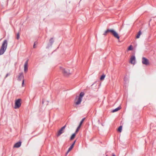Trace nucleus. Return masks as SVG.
Listing matches in <instances>:
<instances>
[{"label": "nucleus", "mask_w": 156, "mask_h": 156, "mask_svg": "<svg viewBox=\"0 0 156 156\" xmlns=\"http://www.w3.org/2000/svg\"><path fill=\"white\" fill-rule=\"evenodd\" d=\"M60 69L62 71L64 75L66 76H68L71 74L70 70L68 69H66L62 67H60Z\"/></svg>", "instance_id": "obj_2"}, {"label": "nucleus", "mask_w": 156, "mask_h": 156, "mask_svg": "<svg viewBox=\"0 0 156 156\" xmlns=\"http://www.w3.org/2000/svg\"><path fill=\"white\" fill-rule=\"evenodd\" d=\"M133 49V46L132 45H130L129 48H128L127 50H132Z\"/></svg>", "instance_id": "obj_20"}, {"label": "nucleus", "mask_w": 156, "mask_h": 156, "mask_svg": "<svg viewBox=\"0 0 156 156\" xmlns=\"http://www.w3.org/2000/svg\"><path fill=\"white\" fill-rule=\"evenodd\" d=\"M109 32L111 33L115 37L117 38L118 39H119L120 37L118 34L113 29H109Z\"/></svg>", "instance_id": "obj_3"}, {"label": "nucleus", "mask_w": 156, "mask_h": 156, "mask_svg": "<svg viewBox=\"0 0 156 156\" xmlns=\"http://www.w3.org/2000/svg\"><path fill=\"white\" fill-rule=\"evenodd\" d=\"M85 119V118H83L80 121V125L79 126L77 127L75 132L77 133L79 129L80 128L83 122V121Z\"/></svg>", "instance_id": "obj_11"}, {"label": "nucleus", "mask_w": 156, "mask_h": 156, "mask_svg": "<svg viewBox=\"0 0 156 156\" xmlns=\"http://www.w3.org/2000/svg\"><path fill=\"white\" fill-rule=\"evenodd\" d=\"M105 31V33H106V34L107 33L109 32V29Z\"/></svg>", "instance_id": "obj_24"}, {"label": "nucleus", "mask_w": 156, "mask_h": 156, "mask_svg": "<svg viewBox=\"0 0 156 156\" xmlns=\"http://www.w3.org/2000/svg\"><path fill=\"white\" fill-rule=\"evenodd\" d=\"M106 33H105V31L104 32V33L103 34L105 35H106Z\"/></svg>", "instance_id": "obj_27"}, {"label": "nucleus", "mask_w": 156, "mask_h": 156, "mask_svg": "<svg viewBox=\"0 0 156 156\" xmlns=\"http://www.w3.org/2000/svg\"><path fill=\"white\" fill-rule=\"evenodd\" d=\"M122 126H120L118 129V130L119 132L121 133L122 132Z\"/></svg>", "instance_id": "obj_21"}, {"label": "nucleus", "mask_w": 156, "mask_h": 156, "mask_svg": "<svg viewBox=\"0 0 156 156\" xmlns=\"http://www.w3.org/2000/svg\"><path fill=\"white\" fill-rule=\"evenodd\" d=\"M132 64H135L136 63V58L134 55H133L131 56L129 61Z\"/></svg>", "instance_id": "obj_6"}, {"label": "nucleus", "mask_w": 156, "mask_h": 156, "mask_svg": "<svg viewBox=\"0 0 156 156\" xmlns=\"http://www.w3.org/2000/svg\"><path fill=\"white\" fill-rule=\"evenodd\" d=\"M35 43H34V46H33L34 48H35L36 47L35 46Z\"/></svg>", "instance_id": "obj_26"}, {"label": "nucleus", "mask_w": 156, "mask_h": 156, "mask_svg": "<svg viewBox=\"0 0 156 156\" xmlns=\"http://www.w3.org/2000/svg\"><path fill=\"white\" fill-rule=\"evenodd\" d=\"M142 63L143 64L147 66L149 64V62L148 60L145 57H143L142 58Z\"/></svg>", "instance_id": "obj_5"}, {"label": "nucleus", "mask_w": 156, "mask_h": 156, "mask_svg": "<svg viewBox=\"0 0 156 156\" xmlns=\"http://www.w3.org/2000/svg\"><path fill=\"white\" fill-rule=\"evenodd\" d=\"M24 79H23L22 80V86L23 87L24 86Z\"/></svg>", "instance_id": "obj_23"}, {"label": "nucleus", "mask_w": 156, "mask_h": 156, "mask_svg": "<svg viewBox=\"0 0 156 156\" xmlns=\"http://www.w3.org/2000/svg\"><path fill=\"white\" fill-rule=\"evenodd\" d=\"M8 45V41L6 40L4 41L2 43L1 48L0 49V55H2L4 54L6 51Z\"/></svg>", "instance_id": "obj_1"}, {"label": "nucleus", "mask_w": 156, "mask_h": 156, "mask_svg": "<svg viewBox=\"0 0 156 156\" xmlns=\"http://www.w3.org/2000/svg\"><path fill=\"white\" fill-rule=\"evenodd\" d=\"M141 34V30H140L138 32V34L136 36V38H138L140 37V35Z\"/></svg>", "instance_id": "obj_18"}, {"label": "nucleus", "mask_w": 156, "mask_h": 156, "mask_svg": "<svg viewBox=\"0 0 156 156\" xmlns=\"http://www.w3.org/2000/svg\"><path fill=\"white\" fill-rule=\"evenodd\" d=\"M17 39H19L20 38V35L19 33H18L17 34Z\"/></svg>", "instance_id": "obj_22"}, {"label": "nucleus", "mask_w": 156, "mask_h": 156, "mask_svg": "<svg viewBox=\"0 0 156 156\" xmlns=\"http://www.w3.org/2000/svg\"><path fill=\"white\" fill-rule=\"evenodd\" d=\"M21 141L16 143L14 145V147L16 148H18L20 147L21 145Z\"/></svg>", "instance_id": "obj_12"}, {"label": "nucleus", "mask_w": 156, "mask_h": 156, "mask_svg": "<svg viewBox=\"0 0 156 156\" xmlns=\"http://www.w3.org/2000/svg\"><path fill=\"white\" fill-rule=\"evenodd\" d=\"M28 62L27 60L25 62L24 65V72L25 73H26L28 70Z\"/></svg>", "instance_id": "obj_8"}, {"label": "nucleus", "mask_w": 156, "mask_h": 156, "mask_svg": "<svg viewBox=\"0 0 156 156\" xmlns=\"http://www.w3.org/2000/svg\"><path fill=\"white\" fill-rule=\"evenodd\" d=\"M113 156H116L115 155H113Z\"/></svg>", "instance_id": "obj_29"}, {"label": "nucleus", "mask_w": 156, "mask_h": 156, "mask_svg": "<svg viewBox=\"0 0 156 156\" xmlns=\"http://www.w3.org/2000/svg\"><path fill=\"white\" fill-rule=\"evenodd\" d=\"M76 140H75V141L74 142H73V143L72 144H73V146H74V144H75V143L76 142Z\"/></svg>", "instance_id": "obj_25"}, {"label": "nucleus", "mask_w": 156, "mask_h": 156, "mask_svg": "<svg viewBox=\"0 0 156 156\" xmlns=\"http://www.w3.org/2000/svg\"><path fill=\"white\" fill-rule=\"evenodd\" d=\"M105 77V74H103L101 77L100 78L101 80H103L104 79Z\"/></svg>", "instance_id": "obj_19"}, {"label": "nucleus", "mask_w": 156, "mask_h": 156, "mask_svg": "<svg viewBox=\"0 0 156 156\" xmlns=\"http://www.w3.org/2000/svg\"><path fill=\"white\" fill-rule=\"evenodd\" d=\"M66 126V125H65L59 130L57 135V136H59L61 134L64 132L63 130L65 128Z\"/></svg>", "instance_id": "obj_7"}, {"label": "nucleus", "mask_w": 156, "mask_h": 156, "mask_svg": "<svg viewBox=\"0 0 156 156\" xmlns=\"http://www.w3.org/2000/svg\"><path fill=\"white\" fill-rule=\"evenodd\" d=\"M73 144H72L71 145V146H70V147H69V149L67 152L66 154H67L73 148Z\"/></svg>", "instance_id": "obj_16"}, {"label": "nucleus", "mask_w": 156, "mask_h": 156, "mask_svg": "<svg viewBox=\"0 0 156 156\" xmlns=\"http://www.w3.org/2000/svg\"><path fill=\"white\" fill-rule=\"evenodd\" d=\"M84 93L83 92H82L80 93L79 96L78 97V98L82 99L83 97L84 96Z\"/></svg>", "instance_id": "obj_14"}, {"label": "nucleus", "mask_w": 156, "mask_h": 156, "mask_svg": "<svg viewBox=\"0 0 156 156\" xmlns=\"http://www.w3.org/2000/svg\"><path fill=\"white\" fill-rule=\"evenodd\" d=\"M21 99H18L15 101L14 108L17 109L20 107L21 105Z\"/></svg>", "instance_id": "obj_4"}, {"label": "nucleus", "mask_w": 156, "mask_h": 156, "mask_svg": "<svg viewBox=\"0 0 156 156\" xmlns=\"http://www.w3.org/2000/svg\"><path fill=\"white\" fill-rule=\"evenodd\" d=\"M24 78V76L23 73H20L19 74L18 80L19 81H21L22 79Z\"/></svg>", "instance_id": "obj_10"}, {"label": "nucleus", "mask_w": 156, "mask_h": 156, "mask_svg": "<svg viewBox=\"0 0 156 156\" xmlns=\"http://www.w3.org/2000/svg\"><path fill=\"white\" fill-rule=\"evenodd\" d=\"M77 98H78V100L76 101L75 102V104L76 105H77L80 104L82 100V99L78 97H77L76 98V99Z\"/></svg>", "instance_id": "obj_9"}, {"label": "nucleus", "mask_w": 156, "mask_h": 156, "mask_svg": "<svg viewBox=\"0 0 156 156\" xmlns=\"http://www.w3.org/2000/svg\"><path fill=\"white\" fill-rule=\"evenodd\" d=\"M8 74H7L6 75V77H7L8 76Z\"/></svg>", "instance_id": "obj_28"}, {"label": "nucleus", "mask_w": 156, "mask_h": 156, "mask_svg": "<svg viewBox=\"0 0 156 156\" xmlns=\"http://www.w3.org/2000/svg\"><path fill=\"white\" fill-rule=\"evenodd\" d=\"M76 132L75 133H73L71 136L70 137V140H73L75 136L76 135Z\"/></svg>", "instance_id": "obj_17"}, {"label": "nucleus", "mask_w": 156, "mask_h": 156, "mask_svg": "<svg viewBox=\"0 0 156 156\" xmlns=\"http://www.w3.org/2000/svg\"><path fill=\"white\" fill-rule=\"evenodd\" d=\"M49 41H50V44H48L47 46L48 48L49 47H50V46H51L52 45V44H53V43H54V40L53 38L52 37L49 40Z\"/></svg>", "instance_id": "obj_13"}, {"label": "nucleus", "mask_w": 156, "mask_h": 156, "mask_svg": "<svg viewBox=\"0 0 156 156\" xmlns=\"http://www.w3.org/2000/svg\"><path fill=\"white\" fill-rule=\"evenodd\" d=\"M121 108L120 106H119L117 108H115V109H114L112 110V112H115L119 110H120Z\"/></svg>", "instance_id": "obj_15"}]
</instances>
